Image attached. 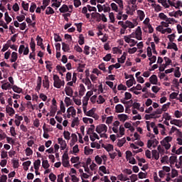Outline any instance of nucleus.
Wrapping results in <instances>:
<instances>
[{
  "label": "nucleus",
  "mask_w": 182,
  "mask_h": 182,
  "mask_svg": "<svg viewBox=\"0 0 182 182\" xmlns=\"http://www.w3.org/2000/svg\"><path fill=\"white\" fill-rule=\"evenodd\" d=\"M36 9V4L31 3V7H30V12L33 13L35 12V10Z\"/></svg>",
  "instance_id": "nucleus-59"
},
{
  "label": "nucleus",
  "mask_w": 182,
  "mask_h": 182,
  "mask_svg": "<svg viewBox=\"0 0 182 182\" xmlns=\"http://www.w3.org/2000/svg\"><path fill=\"white\" fill-rule=\"evenodd\" d=\"M12 89H13L14 92H15V93H21V92H22V88L18 87L16 85H14Z\"/></svg>",
  "instance_id": "nucleus-38"
},
{
  "label": "nucleus",
  "mask_w": 182,
  "mask_h": 182,
  "mask_svg": "<svg viewBox=\"0 0 182 182\" xmlns=\"http://www.w3.org/2000/svg\"><path fill=\"white\" fill-rule=\"evenodd\" d=\"M16 60H18V53L13 52L11 53V59L10 60V62H11V63H14V62H15Z\"/></svg>",
  "instance_id": "nucleus-22"
},
{
  "label": "nucleus",
  "mask_w": 182,
  "mask_h": 182,
  "mask_svg": "<svg viewBox=\"0 0 182 182\" xmlns=\"http://www.w3.org/2000/svg\"><path fill=\"white\" fill-rule=\"evenodd\" d=\"M174 18H178V16H182V11L181 10H178L175 11Z\"/></svg>",
  "instance_id": "nucleus-64"
},
{
  "label": "nucleus",
  "mask_w": 182,
  "mask_h": 182,
  "mask_svg": "<svg viewBox=\"0 0 182 182\" xmlns=\"http://www.w3.org/2000/svg\"><path fill=\"white\" fill-rule=\"evenodd\" d=\"M102 147H103V149H105L106 151H108V153H109V151H113L114 149L113 145L110 144H108L107 146L103 144H102Z\"/></svg>",
  "instance_id": "nucleus-16"
},
{
  "label": "nucleus",
  "mask_w": 182,
  "mask_h": 182,
  "mask_svg": "<svg viewBox=\"0 0 182 182\" xmlns=\"http://www.w3.org/2000/svg\"><path fill=\"white\" fill-rule=\"evenodd\" d=\"M74 25H75V26L77 27V32H79V33L82 32V25H83V23H75Z\"/></svg>",
  "instance_id": "nucleus-45"
},
{
  "label": "nucleus",
  "mask_w": 182,
  "mask_h": 182,
  "mask_svg": "<svg viewBox=\"0 0 182 182\" xmlns=\"http://www.w3.org/2000/svg\"><path fill=\"white\" fill-rule=\"evenodd\" d=\"M111 8L112 11H115V12H119V7L117 6V4H116L115 3L111 4Z\"/></svg>",
  "instance_id": "nucleus-51"
},
{
  "label": "nucleus",
  "mask_w": 182,
  "mask_h": 182,
  "mask_svg": "<svg viewBox=\"0 0 182 182\" xmlns=\"http://www.w3.org/2000/svg\"><path fill=\"white\" fill-rule=\"evenodd\" d=\"M50 111V116L51 117H55V114H56V112H58V106L51 107Z\"/></svg>",
  "instance_id": "nucleus-17"
},
{
  "label": "nucleus",
  "mask_w": 182,
  "mask_h": 182,
  "mask_svg": "<svg viewBox=\"0 0 182 182\" xmlns=\"http://www.w3.org/2000/svg\"><path fill=\"white\" fill-rule=\"evenodd\" d=\"M95 125L94 124H92L90 125V127L88 128L87 131V134H90V133H95Z\"/></svg>",
  "instance_id": "nucleus-44"
},
{
  "label": "nucleus",
  "mask_w": 182,
  "mask_h": 182,
  "mask_svg": "<svg viewBox=\"0 0 182 182\" xmlns=\"http://www.w3.org/2000/svg\"><path fill=\"white\" fill-rule=\"evenodd\" d=\"M137 15L139 17L140 21H143L146 16V14H144V11H141V10H137L136 11Z\"/></svg>",
  "instance_id": "nucleus-20"
},
{
  "label": "nucleus",
  "mask_w": 182,
  "mask_h": 182,
  "mask_svg": "<svg viewBox=\"0 0 182 182\" xmlns=\"http://www.w3.org/2000/svg\"><path fill=\"white\" fill-rule=\"evenodd\" d=\"M53 80H54V82H53L54 87H56V89H60L61 80L58 75H53Z\"/></svg>",
  "instance_id": "nucleus-2"
},
{
  "label": "nucleus",
  "mask_w": 182,
  "mask_h": 182,
  "mask_svg": "<svg viewBox=\"0 0 182 182\" xmlns=\"http://www.w3.org/2000/svg\"><path fill=\"white\" fill-rule=\"evenodd\" d=\"M12 163H13L14 168H18V167H19V161L18 160L13 159Z\"/></svg>",
  "instance_id": "nucleus-50"
},
{
  "label": "nucleus",
  "mask_w": 182,
  "mask_h": 182,
  "mask_svg": "<svg viewBox=\"0 0 182 182\" xmlns=\"http://www.w3.org/2000/svg\"><path fill=\"white\" fill-rule=\"evenodd\" d=\"M59 11L61 14H65L69 12V6L66 4H63L60 9Z\"/></svg>",
  "instance_id": "nucleus-15"
},
{
  "label": "nucleus",
  "mask_w": 182,
  "mask_h": 182,
  "mask_svg": "<svg viewBox=\"0 0 182 182\" xmlns=\"http://www.w3.org/2000/svg\"><path fill=\"white\" fill-rule=\"evenodd\" d=\"M78 43L81 46L85 44V37H83V34L80 35Z\"/></svg>",
  "instance_id": "nucleus-42"
},
{
  "label": "nucleus",
  "mask_w": 182,
  "mask_h": 182,
  "mask_svg": "<svg viewBox=\"0 0 182 182\" xmlns=\"http://www.w3.org/2000/svg\"><path fill=\"white\" fill-rule=\"evenodd\" d=\"M111 59H112V54H110V53L107 54L103 58V60H105V62H109V60H111Z\"/></svg>",
  "instance_id": "nucleus-53"
},
{
  "label": "nucleus",
  "mask_w": 182,
  "mask_h": 182,
  "mask_svg": "<svg viewBox=\"0 0 182 182\" xmlns=\"http://www.w3.org/2000/svg\"><path fill=\"white\" fill-rule=\"evenodd\" d=\"M171 124H174L175 126H178V127H181L182 121L181 119H173L170 122Z\"/></svg>",
  "instance_id": "nucleus-10"
},
{
  "label": "nucleus",
  "mask_w": 182,
  "mask_h": 182,
  "mask_svg": "<svg viewBox=\"0 0 182 182\" xmlns=\"http://www.w3.org/2000/svg\"><path fill=\"white\" fill-rule=\"evenodd\" d=\"M151 6H153V8H154L155 12H160L163 9V7H161V6H160V4H156V3H154L153 4H151Z\"/></svg>",
  "instance_id": "nucleus-19"
},
{
  "label": "nucleus",
  "mask_w": 182,
  "mask_h": 182,
  "mask_svg": "<svg viewBox=\"0 0 182 182\" xmlns=\"http://www.w3.org/2000/svg\"><path fill=\"white\" fill-rule=\"evenodd\" d=\"M41 87H42V77L38 76L37 79V86L36 90L39 92V90H41Z\"/></svg>",
  "instance_id": "nucleus-9"
},
{
  "label": "nucleus",
  "mask_w": 182,
  "mask_h": 182,
  "mask_svg": "<svg viewBox=\"0 0 182 182\" xmlns=\"http://www.w3.org/2000/svg\"><path fill=\"white\" fill-rule=\"evenodd\" d=\"M33 166L35 170H39V167H41V159H37L33 162Z\"/></svg>",
  "instance_id": "nucleus-27"
},
{
  "label": "nucleus",
  "mask_w": 182,
  "mask_h": 182,
  "mask_svg": "<svg viewBox=\"0 0 182 182\" xmlns=\"http://www.w3.org/2000/svg\"><path fill=\"white\" fill-rule=\"evenodd\" d=\"M56 70H58V72H62L63 73H65V72H66V68H65V66L57 65Z\"/></svg>",
  "instance_id": "nucleus-39"
},
{
  "label": "nucleus",
  "mask_w": 182,
  "mask_h": 182,
  "mask_svg": "<svg viewBox=\"0 0 182 182\" xmlns=\"http://www.w3.org/2000/svg\"><path fill=\"white\" fill-rule=\"evenodd\" d=\"M85 85H86V86H87L88 89L90 87H92V82L90 81V79H89V77L85 78Z\"/></svg>",
  "instance_id": "nucleus-48"
},
{
  "label": "nucleus",
  "mask_w": 182,
  "mask_h": 182,
  "mask_svg": "<svg viewBox=\"0 0 182 182\" xmlns=\"http://www.w3.org/2000/svg\"><path fill=\"white\" fill-rule=\"evenodd\" d=\"M153 144H156V146H158L159 145V141L156 139L148 140V141H147L148 149H151V146H153Z\"/></svg>",
  "instance_id": "nucleus-4"
},
{
  "label": "nucleus",
  "mask_w": 182,
  "mask_h": 182,
  "mask_svg": "<svg viewBox=\"0 0 182 182\" xmlns=\"http://www.w3.org/2000/svg\"><path fill=\"white\" fill-rule=\"evenodd\" d=\"M105 102H106V100H105V99L103 98V96L99 95V97H98V100L97 101V103L98 105H103V103H105Z\"/></svg>",
  "instance_id": "nucleus-35"
},
{
  "label": "nucleus",
  "mask_w": 182,
  "mask_h": 182,
  "mask_svg": "<svg viewBox=\"0 0 182 182\" xmlns=\"http://www.w3.org/2000/svg\"><path fill=\"white\" fill-rule=\"evenodd\" d=\"M103 6H104V12L105 13L110 12L111 9H110V6H109V4L106 3V4H104Z\"/></svg>",
  "instance_id": "nucleus-55"
},
{
  "label": "nucleus",
  "mask_w": 182,
  "mask_h": 182,
  "mask_svg": "<svg viewBox=\"0 0 182 182\" xmlns=\"http://www.w3.org/2000/svg\"><path fill=\"white\" fill-rule=\"evenodd\" d=\"M124 96V100H130L132 99V94L130 92H126Z\"/></svg>",
  "instance_id": "nucleus-60"
},
{
  "label": "nucleus",
  "mask_w": 182,
  "mask_h": 182,
  "mask_svg": "<svg viewBox=\"0 0 182 182\" xmlns=\"http://www.w3.org/2000/svg\"><path fill=\"white\" fill-rule=\"evenodd\" d=\"M95 162L97 163V164H99V166H100V164H102V158L100 156H99V155H97L95 158Z\"/></svg>",
  "instance_id": "nucleus-52"
},
{
  "label": "nucleus",
  "mask_w": 182,
  "mask_h": 182,
  "mask_svg": "<svg viewBox=\"0 0 182 182\" xmlns=\"http://www.w3.org/2000/svg\"><path fill=\"white\" fill-rule=\"evenodd\" d=\"M32 154H33V151H32V149L29 147L26 148V155L27 156H32Z\"/></svg>",
  "instance_id": "nucleus-47"
},
{
  "label": "nucleus",
  "mask_w": 182,
  "mask_h": 182,
  "mask_svg": "<svg viewBox=\"0 0 182 182\" xmlns=\"http://www.w3.org/2000/svg\"><path fill=\"white\" fill-rule=\"evenodd\" d=\"M11 85L9 82H5L1 85V89H3V90H8V89H11Z\"/></svg>",
  "instance_id": "nucleus-31"
},
{
  "label": "nucleus",
  "mask_w": 182,
  "mask_h": 182,
  "mask_svg": "<svg viewBox=\"0 0 182 182\" xmlns=\"http://www.w3.org/2000/svg\"><path fill=\"white\" fill-rule=\"evenodd\" d=\"M159 4H161L164 8H170V5L167 4V0H158Z\"/></svg>",
  "instance_id": "nucleus-28"
},
{
  "label": "nucleus",
  "mask_w": 182,
  "mask_h": 182,
  "mask_svg": "<svg viewBox=\"0 0 182 182\" xmlns=\"http://www.w3.org/2000/svg\"><path fill=\"white\" fill-rule=\"evenodd\" d=\"M44 80H43V86L46 87V89H49V77L48 75L44 76Z\"/></svg>",
  "instance_id": "nucleus-7"
},
{
  "label": "nucleus",
  "mask_w": 182,
  "mask_h": 182,
  "mask_svg": "<svg viewBox=\"0 0 182 182\" xmlns=\"http://www.w3.org/2000/svg\"><path fill=\"white\" fill-rule=\"evenodd\" d=\"M115 112L116 113H123L124 112V107L122 105V104H118L115 106Z\"/></svg>",
  "instance_id": "nucleus-6"
},
{
  "label": "nucleus",
  "mask_w": 182,
  "mask_h": 182,
  "mask_svg": "<svg viewBox=\"0 0 182 182\" xmlns=\"http://www.w3.org/2000/svg\"><path fill=\"white\" fill-rule=\"evenodd\" d=\"M21 6H22V8L24 9V11H29V4L28 3L25 4V1H22Z\"/></svg>",
  "instance_id": "nucleus-46"
},
{
  "label": "nucleus",
  "mask_w": 182,
  "mask_h": 182,
  "mask_svg": "<svg viewBox=\"0 0 182 182\" xmlns=\"http://www.w3.org/2000/svg\"><path fill=\"white\" fill-rule=\"evenodd\" d=\"M157 75H152L150 77H149V82L152 84V85H157Z\"/></svg>",
  "instance_id": "nucleus-18"
},
{
  "label": "nucleus",
  "mask_w": 182,
  "mask_h": 182,
  "mask_svg": "<svg viewBox=\"0 0 182 182\" xmlns=\"http://www.w3.org/2000/svg\"><path fill=\"white\" fill-rule=\"evenodd\" d=\"M30 48L32 52L35 53V50H36V43H35V40L33 39V38H31Z\"/></svg>",
  "instance_id": "nucleus-8"
},
{
  "label": "nucleus",
  "mask_w": 182,
  "mask_h": 182,
  "mask_svg": "<svg viewBox=\"0 0 182 182\" xmlns=\"http://www.w3.org/2000/svg\"><path fill=\"white\" fill-rule=\"evenodd\" d=\"M98 68L100 69V70H103L104 72H107V70H106V65H105V63L100 64L98 66Z\"/></svg>",
  "instance_id": "nucleus-56"
},
{
  "label": "nucleus",
  "mask_w": 182,
  "mask_h": 182,
  "mask_svg": "<svg viewBox=\"0 0 182 182\" xmlns=\"http://www.w3.org/2000/svg\"><path fill=\"white\" fill-rule=\"evenodd\" d=\"M158 151H159V153L160 154H161V156H163V154H164L165 153V150H164V147L161 146V145H159L158 146V148H157Z\"/></svg>",
  "instance_id": "nucleus-49"
},
{
  "label": "nucleus",
  "mask_w": 182,
  "mask_h": 182,
  "mask_svg": "<svg viewBox=\"0 0 182 182\" xmlns=\"http://www.w3.org/2000/svg\"><path fill=\"white\" fill-rule=\"evenodd\" d=\"M64 102H65L67 107H69V106H70V105H72V100H70V97H66L65 98Z\"/></svg>",
  "instance_id": "nucleus-34"
},
{
  "label": "nucleus",
  "mask_w": 182,
  "mask_h": 182,
  "mask_svg": "<svg viewBox=\"0 0 182 182\" xmlns=\"http://www.w3.org/2000/svg\"><path fill=\"white\" fill-rule=\"evenodd\" d=\"M55 14V10L50 6L47 7L46 10V15H53Z\"/></svg>",
  "instance_id": "nucleus-25"
},
{
  "label": "nucleus",
  "mask_w": 182,
  "mask_h": 182,
  "mask_svg": "<svg viewBox=\"0 0 182 182\" xmlns=\"http://www.w3.org/2000/svg\"><path fill=\"white\" fill-rule=\"evenodd\" d=\"M169 160L171 164H174L175 163H177V156H170Z\"/></svg>",
  "instance_id": "nucleus-37"
},
{
  "label": "nucleus",
  "mask_w": 182,
  "mask_h": 182,
  "mask_svg": "<svg viewBox=\"0 0 182 182\" xmlns=\"http://www.w3.org/2000/svg\"><path fill=\"white\" fill-rule=\"evenodd\" d=\"M36 41H37L38 46L43 45V38L42 37L37 36Z\"/></svg>",
  "instance_id": "nucleus-30"
},
{
  "label": "nucleus",
  "mask_w": 182,
  "mask_h": 182,
  "mask_svg": "<svg viewBox=\"0 0 182 182\" xmlns=\"http://www.w3.org/2000/svg\"><path fill=\"white\" fill-rule=\"evenodd\" d=\"M126 143V138H122V139H119L117 142L118 147H123V145Z\"/></svg>",
  "instance_id": "nucleus-32"
},
{
  "label": "nucleus",
  "mask_w": 182,
  "mask_h": 182,
  "mask_svg": "<svg viewBox=\"0 0 182 182\" xmlns=\"http://www.w3.org/2000/svg\"><path fill=\"white\" fill-rule=\"evenodd\" d=\"M168 39H169L170 42H174V39H176V34L175 33H172L171 35H168L167 36Z\"/></svg>",
  "instance_id": "nucleus-58"
},
{
  "label": "nucleus",
  "mask_w": 182,
  "mask_h": 182,
  "mask_svg": "<svg viewBox=\"0 0 182 182\" xmlns=\"http://www.w3.org/2000/svg\"><path fill=\"white\" fill-rule=\"evenodd\" d=\"M62 50L63 52H69V50H70L68 44H66V43H62Z\"/></svg>",
  "instance_id": "nucleus-29"
},
{
  "label": "nucleus",
  "mask_w": 182,
  "mask_h": 182,
  "mask_svg": "<svg viewBox=\"0 0 182 182\" xmlns=\"http://www.w3.org/2000/svg\"><path fill=\"white\" fill-rule=\"evenodd\" d=\"M95 132H97L98 134H100V133H103V132L106 133V132H107V126H106V124H105L97 125Z\"/></svg>",
  "instance_id": "nucleus-1"
},
{
  "label": "nucleus",
  "mask_w": 182,
  "mask_h": 182,
  "mask_svg": "<svg viewBox=\"0 0 182 182\" xmlns=\"http://www.w3.org/2000/svg\"><path fill=\"white\" fill-rule=\"evenodd\" d=\"M6 112L8 113L9 115L12 117V116H14V114H15V109H14V108H12V107H6Z\"/></svg>",
  "instance_id": "nucleus-12"
},
{
  "label": "nucleus",
  "mask_w": 182,
  "mask_h": 182,
  "mask_svg": "<svg viewBox=\"0 0 182 182\" xmlns=\"http://www.w3.org/2000/svg\"><path fill=\"white\" fill-rule=\"evenodd\" d=\"M118 90H127V87L123 84H120L117 87Z\"/></svg>",
  "instance_id": "nucleus-61"
},
{
  "label": "nucleus",
  "mask_w": 182,
  "mask_h": 182,
  "mask_svg": "<svg viewBox=\"0 0 182 182\" xmlns=\"http://www.w3.org/2000/svg\"><path fill=\"white\" fill-rule=\"evenodd\" d=\"M42 166L45 169L49 168V167L50 166V165H49V162H48V160H43Z\"/></svg>",
  "instance_id": "nucleus-40"
},
{
  "label": "nucleus",
  "mask_w": 182,
  "mask_h": 182,
  "mask_svg": "<svg viewBox=\"0 0 182 182\" xmlns=\"http://www.w3.org/2000/svg\"><path fill=\"white\" fill-rule=\"evenodd\" d=\"M63 135L65 140H70V132L69 131H64Z\"/></svg>",
  "instance_id": "nucleus-41"
},
{
  "label": "nucleus",
  "mask_w": 182,
  "mask_h": 182,
  "mask_svg": "<svg viewBox=\"0 0 182 182\" xmlns=\"http://www.w3.org/2000/svg\"><path fill=\"white\" fill-rule=\"evenodd\" d=\"M133 82H136L134 78H133V79L130 78L129 80H128L126 82V85H127V87H132V86H133Z\"/></svg>",
  "instance_id": "nucleus-33"
},
{
  "label": "nucleus",
  "mask_w": 182,
  "mask_h": 182,
  "mask_svg": "<svg viewBox=\"0 0 182 182\" xmlns=\"http://www.w3.org/2000/svg\"><path fill=\"white\" fill-rule=\"evenodd\" d=\"M90 50V47H89V46H85L84 47V53L85 55H90V52L89 51Z\"/></svg>",
  "instance_id": "nucleus-57"
},
{
  "label": "nucleus",
  "mask_w": 182,
  "mask_h": 182,
  "mask_svg": "<svg viewBox=\"0 0 182 182\" xmlns=\"http://www.w3.org/2000/svg\"><path fill=\"white\" fill-rule=\"evenodd\" d=\"M141 33H142L141 28H140V26H138L135 31L136 39H137L138 41H141V39H142Z\"/></svg>",
  "instance_id": "nucleus-5"
},
{
  "label": "nucleus",
  "mask_w": 182,
  "mask_h": 182,
  "mask_svg": "<svg viewBox=\"0 0 182 182\" xmlns=\"http://www.w3.org/2000/svg\"><path fill=\"white\" fill-rule=\"evenodd\" d=\"M159 18H160V19H163V21H166L168 17H167V16L164 14V13H160L159 14Z\"/></svg>",
  "instance_id": "nucleus-54"
},
{
  "label": "nucleus",
  "mask_w": 182,
  "mask_h": 182,
  "mask_svg": "<svg viewBox=\"0 0 182 182\" xmlns=\"http://www.w3.org/2000/svg\"><path fill=\"white\" fill-rule=\"evenodd\" d=\"M65 92L67 96H73V90L70 87H65Z\"/></svg>",
  "instance_id": "nucleus-14"
},
{
  "label": "nucleus",
  "mask_w": 182,
  "mask_h": 182,
  "mask_svg": "<svg viewBox=\"0 0 182 182\" xmlns=\"http://www.w3.org/2000/svg\"><path fill=\"white\" fill-rule=\"evenodd\" d=\"M4 19L8 25V23H10V22L12 21V18H11V16H9V14H8V12H6L4 14Z\"/></svg>",
  "instance_id": "nucleus-26"
},
{
  "label": "nucleus",
  "mask_w": 182,
  "mask_h": 182,
  "mask_svg": "<svg viewBox=\"0 0 182 182\" xmlns=\"http://www.w3.org/2000/svg\"><path fill=\"white\" fill-rule=\"evenodd\" d=\"M152 157H154L155 160H159V159H160V154L159 153V151H157V150H152Z\"/></svg>",
  "instance_id": "nucleus-21"
},
{
  "label": "nucleus",
  "mask_w": 182,
  "mask_h": 182,
  "mask_svg": "<svg viewBox=\"0 0 182 182\" xmlns=\"http://www.w3.org/2000/svg\"><path fill=\"white\" fill-rule=\"evenodd\" d=\"M117 117L120 122H126V120L129 118L127 114H120L117 115Z\"/></svg>",
  "instance_id": "nucleus-13"
},
{
  "label": "nucleus",
  "mask_w": 182,
  "mask_h": 182,
  "mask_svg": "<svg viewBox=\"0 0 182 182\" xmlns=\"http://www.w3.org/2000/svg\"><path fill=\"white\" fill-rule=\"evenodd\" d=\"M173 8H176V9H180V8H182V1L178 0L176 3H175V6H173Z\"/></svg>",
  "instance_id": "nucleus-43"
},
{
  "label": "nucleus",
  "mask_w": 182,
  "mask_h": 182,
  "mask_svg": "<svg viewBox=\"0 0 182 182\" xmlns=\"http://www.w3.org/2000/svg\"><path fill=\"white\" fill-rule=\"evenodd\" d=\"M58 144H60V149L61 150H65L66 147H68V144H66V141L63 140V138H58Z\"/></svg>",
  "instance_id": "nucleus-3"
},
{
  "label": "nucleus",
  "mask_w": 182,
  "mask_h": 182,
  "mask_svg": "<svg viewBox=\"0 0 182 182\" xmlns=\"http://www.w3.org/2000/svg\"><path fill=\"white\" fill-rule=\"evenodd\" d=\"M84 151L86 156H89V154H93V149L89 148V146H85Z\"/></svg>",
  "instance_id": "nucleus-23"
},
{
  "label": "nucleus",
  "mask_w": 182,
  "mask_h": 182,
  "mask_svg": "<svg viewBox=\"0 0 182 182\" xmlns=\"http://www.w3.org/2000/svg\"><path fill=\"white\" fill-rule=\"evenodd\" d=\"M174 115H175V117H176L177 119H180V117H181L182 116V112L178 110H176L174 112Z\"/></svg>",
  "instance_id": "nucleus-62"
},
{
  "label": "nucleus",
  "mask_w": 182,
  "mask_h": 182,
  "mask_svg": "<svg viewBox=\"0 0 182 182\" xmlns=\"http://www.w3.org/2000/svg\"><path fill=\"white\" fill-rule=\"evenodd\" d=\"M85 92H86V87L83 84L80 85V90H79V96L82 97L85 95Z\"/></svg>",
  "instance_id": "nucleus-11"
},
{
  "label": "nucleus",
  "mask_w": 182,
  "mask_h": 182,
  "mask_svg": "<svg viewBox=\"0 0 182 182\" xmlns=\"http://www.w3.org/2000/svg\"><path fill=\"white\" fill-rule=\"evenodd\" d=\"M126 56H127V53H123V55L121 58H118V63H124L126 60Z\"/></svg>",
  "instance_id": "nucleus-24"
},
{
  "label": "nucleus",
  "mask_w": 182,
  "mask_h": 182,
  "mask_svg": "<svg viewBox=\"0 0 182 182\" xmlns=\"http://www.w3.org/2000/svg\"><path fill=\"white\" fill-rule=\"evenodd\" d=\"M49 178L50 181H56V175H54L53 173H50L49 175Z\"/></svg>",
  "instance_id": "nucleus-63"
},
{
  "label": "nucleus",
  "mask_w": 182,
  "mask_h": 182,
  "mask_svg": "<svg viewBox=\"0 0 182 182\" xmlns=\"http://www.w3.org/2000/svg\"><path fill=\"white\" fill-rule=\"evenodd\" d=\"M125 26H127V28H129L132 29V28H134V24L133 23H132V21H125Z\"/></svg>",
  "instance_id": "nucleus-36"
}]
</instances>
